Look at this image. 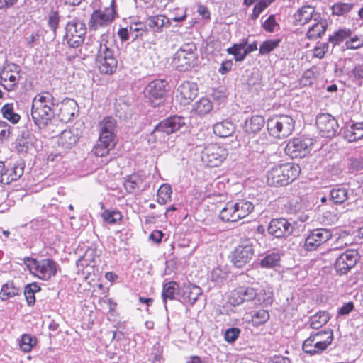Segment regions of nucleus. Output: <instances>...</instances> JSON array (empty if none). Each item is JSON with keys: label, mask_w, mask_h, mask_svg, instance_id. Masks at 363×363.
Instances as JSON below:
<instances>
[{"label": "nucleus", "mask_w": 363, "mask_h": 363, "mask_svg": "<svg viewBox=\"0 0 363 363\" xmlns=\"http://www.w3.org/2000/svg\"><path fill=\"white\" fill-rule=\"evenodd\" d=\"M53 96L48 91L37 94L33 100L31 116L34 123L40 128H44L54 118L57 104Z\"/></svg>", "instance_id": "obj_1"}, {"label": "nucleus", "mask_w": 363, "mask_h": 363, "mask_svg": "<svg viewBox=\"0 0 363 363\" xmlns=\"http://www.w3.org/2000/svg\"><path fill=\"white\" fill-rule=\"evenodd\" d=\"M187 119L182 116H171L160 121L148 135L150 144L164 142L166 136L186 127Z\"/></svg>", "instance_id": "obj_2"}, {"label": "nucleus", "mask_w": 363, "mask_h": 363, "mask_svg": "<svg viewBox=\"0 0 363 363\" xmlns=\"http://www.w3.org/2000/svg\"><path fill=\"white\" fill-rule=\"evenodd\" d=\"M298 164L284 163L271 168L267 173V183L272 186H286L299 175Z\"/></svg>", "instance_id": "obj_3"}, {"label": "nucleus", "mask_w": 363, "mask_h": 363, "mask_svg": "<svg viewBox=\"0 0 363 363\" xmlns=\"http://www.w3.org/2000/svg\"><path fill=\"white\" fill-rule=\"evenodd\" d=\"M294 128L295 120L289 115H275L267 121V131L274 138L281 139L291 135Z\"/></svg>", "instance_id": "obj_4"}, {"label": "nucleus", "mask_w": 363, "mask_h": 363, "mask_svg": "<svg viewBox=\"0 0 363 363\" xmlns=\"http://www.w3.org/2000/svg\"><path fill=\"white\" fill-rule=\"evenodd\" d=\"M25 263L35 276L44 281L50 280L55 277L60 269L58 264L51 259L37 260L27 257Z\"/></svg>", "instance_id": "obj_5"}, {"label": "nucleus", "mask_w": 363, "mask_h": 363, "mask_svg": "<svg viewBox=\"0 0 363 363\" xmlns=\"http://www.w3.org/2000/svg\"><path fill=\"white\" fill-rule=\"evenodd\" d=\"M96 62L102 74H111L117 67L118 62L114 56V51L104 40L100 43Z\"/></svg>", "instance_id": "obj_6"}, {"label": "nucleus", "mask_w": 363, "mask_h": 363, "mask_svg": "<svg viewBox=\"0 0 363 363\" xmlns=\"http://www.w3.org/2000/svg\"><path fill=\"white\" fill-rule=\"evenodd\" d=\"M262 291L261 290L258 292L255 288L250 286H240L231 291L228 302L234 306L251 301H254L255 304H262L266 300L261 298Z\"/></svg>", "instance_id": "obj_7"}, {"label": "nucleus", "mask_w": 363, "mask_h": 363, "mask_svg": "<svg viewBox=\"0 0 363 363\" xmlns=\"http://www.w3.org/2000/svg\"><path fill=\"white\" fill-rule=\"evenodd\" d=\"M196 46L194 43H184L174 54L172 65L179 71L187 70L195 61L194 51Z\"/></svg>", "instance_id": "obj_8"}, {"label": "nucleus", "mask_w": 363, "mask_h": 363, "mask_svg": "<svg viewBox=\"0 0 363 363\" xmlns=\"http://www.w3.org/2000/svg\"><path fill=\"white\" fill-rule=\"evenodd\" d=\"M65 30L64 40L69 47L77 48L83 44L86 33V27L84 22L79 19L68 22Z\"/></svg>", "instance_id": "obj_9"}, {"label": "nucleus", "mask_w": 363, "mask_h": 363, "mask_svg": "<svg viewBox=\"0 0 363 363\" xmlns=\"http://www.w3.org/2000/svg\"><path fill=\"white\" fill-rule=\"evenodd\" d=\"M228 155L227 149L218 144H209L201 152L203 163L210 167L219 166Z\"/></svg>", "instance_id": "obj_10"}, {"label": "nucleus", "mask_w": 363, "mask_h": 363, "mask_svg": "<svg viewBox=\"0 0 363 363\" xmlns=\"http://www.w3.org/2000/svg\"><path fill=\"white\" fill-rule=\"evenodd\" d=\"M167 82L164 79H155L148 83L145 88V96L153 107L164 104Z\"/></svg>", "instance_id": "obj_11"}, {"label": "nucleus", "mask_w": 363, "mask_h": 363, "mask_svg": "<svg viewBox=\"0 0 363 363\" xmlns=\"http://www.w3.org/2000/svg\"><path fill=\"white\" fill-rule=\"evenodd\" d=\"M359 255L356 250H347L340 254L334 264V269L337 274H347L357 263Z\"/></svg>", "instance_id": "obj_12"}, {"label": "nucleus", "mask_w": 363, "mask_h": 363, "mask_svg": "<svg viewBox=\"0 0 363 363\" xmlns=\"http://www.w3.org/2000/svg\"><path fill=\"white\" fill-rule=\"evenodd\" d=\"M312 145L311 138L303 136L294 138L287 143L285 152L292 158H301L309 152Z\"/></svg>", "instance_id": "obj_13"}, {"label": "nucleus", "mask_w": 363, "mask_h": 363, "mask_svg": "<svg viewBox=\"0 0 363 363\" xmlns=\"http://www.w3.org/2000/svg\"><path fill=\"white\" fill-rule=\"evenodd\" d=\"M328 337L325 341L320 340V335H311L303 343V350L310 355L321 353L331 345L333 340V332L328 331Z\"/></svg>", "instance_id": "obj_14"}, {"label": "nucleus", "mask_w": 363, "mask_h": 363, "mask_svg": "<svg viewBox=\"0 0 363 363\" xmlns=\"http://www.w3.org/2000/svg\"><path fill=\"white\" fill-rule=\"evenodd\" d=\"M315 125L323 137L333 138L338 133V123L335 118L329 113L318 115Z\"/></svg>", "instance_id": "obj_15"}, {"label": "nucleus", "mask_w": 363, "mask_h": 363, "mask_svg": "<svg viewBox=\"0 0 363 363\" xmlns=\"http://www.w3.org/2000/svg\"><path fill=\"white\" fill-rule=\"evenodd\" d=\"M295 224L294 221L291 223L284 218H274L269 222L267 230L274 238H286L293 233Z\"/></svg>", "instance_id": "obj_16"}, {"label": "nucleus", "mask_w": 363, "mask_h": 363, "mask_svg": "<svg viewBox=\"0 0 363 363\" xmlns=\"http://www.w3.org/2000/svg\"><path fill=\"white\" fill-rule=\"evenodd\" d=\"M254 247L252 243L246 242L239 245L232 252L231 261L238 268H242L250 264L254 256Z\"/></svg>", "instance_id": "obj_17"}, {"label": "nucleus", "mask_w": 363, "mask_h": 363, "mask_svg": "<svg viewBox=\"0 0 363 363\" xmlns=\"http://www.w3.org/2000/svg\"><path fill=\"white\" fill-rule=\"evenodd\" d=\"M115 11L113 8L107 7L104 10H95L91 15L88 23L92 30H96L101 27L108 26L115 18Z\"/></svg>", "instance_id": "obj_18"}, {"label": "nucleus", "mask_w": 363, "mask_h": 363, "mask_svg": "<svg viewBox=\"0 0 363 363\" xmlns=\"http://www.w3.org/2000/svg\"><path fill=\"white\" fill-rule=\"evenodd\" d=\"M333 234L326 228H317L310 231L305 239L304 247L307 251L315 250L319 246L331 239Z\"/></svg>", "instance_id": "obj_19"}, {"label": "nucleus", "mask_w": 363, "mask_h": 363, "mask_svg": "<svg viewBox=\"0 0 363 363\" xmlns=\"http://www.w3.org/2000/svg\"><path fill=\"white\" fill-rule=\"evenodd\" d=\"M99 138L102 143H115L116 120L111 116L105 117L99 124Z\"/></svg>", "instance_id": "obj_20"}, {"label": "nucleus", "mask_w": 363, "mask_h": 363, "mask_svg": "<svg viewBox=\"0 0 363 363\" xmlns=\"http://www.w3.org/2000/svg\"><path fill=\"white\" fill-rule=\"evenodd\" d=\"M197 85L190 82H184L177 89L178 95L181 104H189L197 95Z\"/></svg>", "instance_id": "obj_21"}, {"label": "nucleus", "mask_w": 363, "mask_h": 363, "mask_svg": "<svg viewBox=\"0 0 363 363\" xmlns=\"http://www.w3.org/2000/svg\"><path fill=\"white\" fill-rule=\"evenodd\" d=\"M202 294V290L199 286L190 284L182 288L179 301L183 303L194 305L199 296Z\"/></svg>", "instance_id": "obj_22"}, {"label": "nucleus", "mask_w": 363, "mask_h": 363, "mask_svg": "<svg viewBox=\"0 0 363 363\" xmlns=\"http://www.w3.org/2000/svg\"><path fill=\"white\" fill-rule=\"evenodd\" d=\"M320 14L315 13V9L311 6H302L294 14V18L298 25H305L312 18L316 21L320 18Z\"/></svg>", "instance_id": "obj_23"}, {"label": "nucleus", "mask_w": 363, "mask_h": 363, "mask_svg": "<svg viewBox=\"0 0 363 363\" xmlns=\"http://www.w3.org/2000/svg\"><path fill=\"white\" fill-rule=\"evenodd\" d=\"M181 290L179 284L176 281H169L163 284L162 298L165 308H167V301L178 300L181 296Z\"/></svg>", "instance_id": "obj_24"}, {"label": "nucleus", "mask_w": 363, "mask_h": 363, "mask_svg": "<svg viewBox=\"0 0 363 363\" xmlns=\"http://www.w3.org/2000/svg\"><path fill=\"white\" fill-rule=\"evenodd\" d=\"M79 133L77 128L63 130L58 137V144L64 148H71L79 140Z\"/></svg>", "instance_id": "obj_25"}, {"label": "nucleus", "mask_w": 363, "mask_h": 363, "mask_svg": "<svg viewBox=\"0 0 363 363\" xmlns=\"http://www.w3.org/2000/svg\"><path fill=\"white\" fill-rule=\"evenodd\" d=\"M77 108V104L74 100L70 99L63 100L59 108L61 120L66 122L70 121L74 116Z\"/></svg>", "instance_id": "obj_26"}, {"label": "nucleus", "mask_w": 363, "mask_h": 363, "mask_svg": "<svg viewBox=\"0 0 363 363\" xmlns=\"http://www.w3.org/2000/svg\"><path fill=\"white\" fill-rule=\"evenodd\" d=\"M146 27L154 33H161L164 27H169L171 25L170 20L164 15H156L147 18L145 21Z\"/></svg>", "instance_id": "obj_27"}, {"label": "nucleus", "mask_w": 363, "mask_h": 363, "mask_svg": "<svg viewBox=\"0 0 363 363\" xmlns=\"http://www.w3.org/2000/svg\"><path fill=\"white\" fill-rule=\"evenodd\" d=\"M2 86L8 91H12L18 84L20 79L19 73H11L6 69H2L0 73Z\"/></svg>", "instance_id": "obj_28"}, {"label": "nucleus", "mask_w": 363, "mask_h": 363, "mask_svg": "<svg viewBox=\"0 0 363 363\" xmlns=\"http://www.w3.org/2000/svg\"><path fill=\"white\" fill-rule=\"evenodd\" d=\"M344 137L348 142H354L363 138V122L350 125L344 131Z\"/></svg>", "instance_id": "obj_29"}, {"label": "nucleus", "mask_w": 363, "mask_h": 363, "mask_svg": "<svg viewBox=\"0 0 363 363\" xmlns=\"http://www.w3.org/2000/svg\"><path fill=\"white\" fill-rule=\"evenodd\" d=\"M247 39H243L239 43H235L230 48H228L226 51L228 54L234 56V59L236 62H242L246 56L245 47L247 45Z\"/></svg>", "instance_id": "obj_30"}, {"label": "nucleus", "mask_w": 363, "mask_h": 363, "mask_svg": "<svg viewBox=\"0 0 363 363\" xmlns=\"http://www.w3.org/2000/svg\"><path fill=\"white\" fill-rule=\"evenodd\" d=\"M265 123L264 119L261 116H253L245 122V130L248 133H256L261 130Z\"/></svg>", "instance_id": "obj_31"}, {"label": "nucleus", "mask_w": 363, "mask_h": 363, "mask_svg": "<svg viewBox=\"0 0 363 363\" xmlns=\"http://www.w3.org/2000/svg\"><path fill=\"white\" fill-rule=\"evenodd\" d=\"M234 207L236 208L235 213L239 220L247 216L253 211L255 206L248 201L240 200L234 203Z\"/></svg>", "instance_id": "obj_32"}, {"label": "nucleus", "mask_w": 363, "mask_h": 363, "mask_svg": "<svg viewBox=\"0 0 363 363\" xmlns=\"http://www.w3.org/2000/svg\"><path fill=\"white\" fill-rule=\"evenodd\" d=\"M328 23L325 21H320L309 28L306 37L310 40H315L320 38L326 31Z\"/></svg>", "instance_id": "obj_33"}, {"label": "nucleus", "mask_w": 363, "mask_h": 363, "mask_svg": "<svg viewBox=\"0 0 363 363\" xmlns=\"http://www.w3.org/2000/svg\"><path fill=\"white\" fill-rule=\"evenodd\" d=\"M235 127L231 122L223 121L213 125V132L220 138H226L232 135Z\"/></svg>", "instance_id": "obj_34"}, {"label": "nucleus", "mask_w": 363, "mask_h": 363, "mask_svg": "<svg viewBox=\"0 0 363 363\" xmlns=\"http://www.w3.org/2000/svg\"><path fill=\"white\" fill-rule=\"evenodd\" d=\"M20 291V289L16 287L13 281H9L2 286L0 291V298L2 301L8 300L19 295Z\"/></svg>", "instance_id": "obj_35"}, {"label": "nucleus", "mask_w": 363, "mask_h": 363, "mask_svg": "<svg viewBox=\"0 0 363 363\" xmlns=\"http://www.w3.org/2000/svg\"><path fill=\"white\" fill-rule=\"evenodd\" d=\"M330 320L329 314L325 311H319L310 318V326L313 329H318L325 325Z\"/></svg>", "instance_id": "obj_36"}, {"label": "nucleus", "mask_w": 363, "mask_h": 363, "mask_svg": "<svg viewBox=\"0 0 363 363\" xmlns=\"http://www.w3.org/2000/svg\"><path fill=\"white\" fill-rule=\"evenodd\" d=\"M235 211L236 208L234 207V203L228 202L220 211L219 215L220 218L225 222H236L238 219Z\"/></svg>", "instance_id": "obj_37"}, {"label": "nucleus", "mask_w": 363, "mask_h": 363, "mask_svg": "<svg viewBox=\"0 0 363 363\" xmlns=\"http://www.w3.org/2000/svg\"><path fill=\"white\" fill-rule=\"evenodd\" d=\"M213 108L212 102L209 99L203 97L195 103L194 111L199 116H205Z\"/></svg>", "instance_id": "obj_38"}, {"label": "nucleus", "mask_w": 363, "mask_h": 363, "mask_svg": "<svg viewBox=\"0 0 363 363\" xmlns=\"http://www.w3.org/2000/svg\"><path fill=\"white\" fill-rule=\"evenodd\" d=\"M142 184L143 179L137 174L129 176L124 182V187L130 194L135 193L141 187Z\"/></svg>", "instance_id": "obj_39"}, {"label": "nucleus", "mask_w": 363, "mask_h": 363, "mask_svg": "<svg viewBox=\"0 0 363 363\" xmlns=\"http://www.w3.org/2000/svg\"><path fill=\"white\" fill-rule=\"evenodd\" d=\"M2 116L12 123L16 124L19 122L21 116L19 114L14 113L13 104L7 103L4 104L1 108Z\"/></svg>", "instance_id": "obj_40"}, {"label": "nucleus", "mask_w": 363, "mask_h": 363, "mask_svg": "<svg viewBox=\"0 0 363 363\" xmlns=\"http://www.w3.org/2000/svg\"><path fill=\"white\" fill-rule=\"evenodd\" d=\"M262 268L271 269L280 265V255L277 252H272L264 256L259 262Z\"/></svg>", "instance_id": "obj_41"}, {"label": "nucleus", "mask_w": 363, "mask_h": 363, "mask_svg": "<svg viewBox=\"0 0 363 363\" xmlns=\"http://www.w3.org/2000/svg\"><path fill=\"white\" fill-rule=\"evenodd\" d=\"M352 31L350 29L344 28L335 31L333 35H330L328 41L333 44V47L340 45L347 38L351 37Z\"/></svg>", "instance_id": "obj_42"}, {"label": "nucleus", "mask_w": 363, "mask_h": 363, "mask_svg": "<svg viewBox=\"0 0 363 363\" xmlns=\"http://www.w3.org/2000/svg\"><path fill=\"white\" fill-rule=\"evenodd\" d=\"M107 143H102L101 138L99 139V143L93 149V153L96 157H104L108 154L109 151L115 146V143L106 141Z\"/></svg>", "instance_id": "obj_43"}, {"label": "nucleus", "mask_w": 363, "mask_h": 363, "mask_svg": "<svg viewBox=\"0 0 363 363\" xmlns=\"http://www.w3.org/2000/svg\"><path fill=\"white\" fill-rule=\"evenodd\" d=\"M330 199L335 204H342L348 198V191L343 187L333 189L330 192Z\"/></svg>", "instance_id": "obj_44"}, {"label": "nucleus", "mask_w": 363, "mask_h": 363, "mask_svg": "<svg viewBox=\"0 0 363 363\" xmlns=\"http://www.w3.org/2000/svg\"><path fill=\"white\" fill-rule=\"evenodd\" d=\"M40 291V287L36 283L27 284L24 289V295L29 306H32L35 303V294Z\"/></svg>", "instance_id": "obj_45"}, {"label": "nucleus", "mask_w": 363, "mask_h": 363, "mask_svg": "<svg viewBox=\"0 0 363 363\" xmlns=\"http://www.w3.org/2000/svg\"><path fill=\"white\" fill-rule=\"evenodd\" d=\"M128 29L130 32V35L133 36V39L138 37L142 38L143 33H147L145 23L140 21L131 23L128 26Z\"/></svg>", "instance_id": "obj_46"}, {"label": "nucleus", "mask_w": 363, "mask_h": 363, "mask_svg": "<svg viewBox=\"0 0 363 363\" xmlns=\"http://www.w3.org/2000/svg\"><path fill=\"white\" fill-rule=\"evenodd\" d=\"M172 188L169 184H162L157 191V202L164 205L170 199Z\"/></svg>", "instance_id": "obj_47"}, {"label": "nucleus", "mask_w": 363, "mask_h": 363, "mask_svg": "<svg viewBox=\"0 0 363 363\" xmlns=\"http://www.w3.org/2000/svg\"><path fill=\"white\" fill-rule=\"evenodd\" d=\"M353 7L352 4L338 2L331 6L332 13L335 16H343L349 13Z\"/></svg>", "instance_id": "obj_48"}, {"label": "nucleus", "mask_w": 363, "mask_h": 363, "mask_svg": "<svg viewBox=\"0 0 363 363\" xmlns=\"http://www.w3.org/2000/svg\"><path fill=\"white\" fill-rule=\"evenodd\" d=\"M281 42V39H270L262 43L259 47V54L267 55L277 48Z\"/></svg>", "instance_id": "obj_49"}, {"label": "nucleus", "mask_w": 363, "mask_h": 363, "mask_svg": "<svg viewBox=\"0 0 363 363\" xmlns=\"http://www.w3.org/2000/svg\"><path fill=\"white\" fill-rule=\"evenodd\" d=\"M35 343L36 339L35 337H33L30 335L24 334L21 337L19 346L22 351L28 352L32 350Z\"/></svg>", "instance_id": "obj_50"}, {"label": "nucleus", "mask_w": 363, "mask_h": 363, "mask_svg": "<svg viewBox=\"0 0 363 363\" xmlns=\"http://www.w3.org/2000/svg\"><path fill=\"white\" fill-rule=\"evenodd\" d=\"M9 172L8 180L10 182L16 181L23 174L24 167L21 163L15 164L11 170H7ZM9 183V181H7Z\"/></svg>", "instance_id": "obj_51"}, {"label": "nucleus", "mask_w": 363, "mask_h": 363, "mask_svg": "<svg viewBox=\"0 0 363 363\" xmlns=\"http://www.w3.org/2000/svg\"><path fill=\"white\" fill-rule=\"evenodd\" d=\"M345 47L347 49L355 50L363 46V35H355L346 40Z\"/></svg>", "instance_id": "obj_52"}, {"label": "nucleus", "mask_w": 363, "mask_h": 363, "mask_svg": "<svg viewBox=\"0 0 363 363\" xmlns=\"http://www.w3.org/2000/svg\"><path fill=\"white\" fill-rule=\"evenodd\" d=\"M252 321L257 325H260L266 323L269 318V314L267 311L260 309L254 313L252 315Z\"/></svg>", "instance_id": "obj_53"}, {"label": "nucleus", "mask_w": 363, "mask_h": 363, "mask_svg": "<svg viewBox=\"0 0 363 363\" xmlns=\"http://www.w3.org/2000/svg\"><path fill=\"white\" fill-rule=\"evenodd\" d=\"M104 220L108 223H115L122 218V216L118 211H106L103 213Z\"/></svg>", "instance_id": "obj_54"}, {"label": "nucleus", "mask_w": 363, "mask_h": 363, "mask_svg": "<svg viewBox=\"0 0 363 363\" xmlns=\"http://www.w3.org/2000/svg\"><path fill=\"white\" fill-rule=\"evenodd\" d=\"M279 24L276 22L274 15H270L267 19L262 23L263 28L269 33H272L275 30L276 27H278Z\"/></svg>", "instance_id": "obj_55"}, {"label": "nucleus", "mask_w": 363, "mask_h": 363, "mask_svg": "<svg viewBox=\"0 0 363 363\" xmlns=\"http://www.w3.org/2000/svg\"><path fill=\"white\" fill-rule=\"evenodd\" d=\"M240 333L238 328H231L228 329L225 333V340L228 342H233L238 339Z\"/></svg>", "instance_id": "obj_56"}, {"label": "nucleus", "mask_w": 363, "mask_h": 363, "mask_svg": "<svg viewBox=\"0 0 363 363\" xmlns=\"http://www.w3.org/2000/svg\"><path fill=\"white\" fill-rule=\"evenodd\" d=\"M59 20L60 17L56 11H52L49 15L48 18V26L51 28V30L53 31L54 34L55 35L56 30L58 28L59 24Z\"/></svg>", "instance_id": "obj_57"}, {"label": "nucleus", "mask_w": 363, "mask_h": 363, "mask_svg": "<svg viewBox=\"0 0 363 363\" xmlns=\"http://www.w3.org/2000/svg\"><path fill=\"white\" fill-rule=\"evenodd\" d=\"M31 146V143L25 138L18 139L16 140V149L19 152L26 153Z\"/></svg>", "instance_id": "obj_58"}, {"label": "nucleus", "mask_w": 363, "mask_h": 363, "mask_svg": "<svg viewBox=\"0 0 363 363\" xmlns=\"http://www.w3.org/2000/svg\"><path fill=\"white\" fill-rule=\"evenodd\" d=\"M265 9H267V7L259 0L253 8L252 13L250 16L251 19L255 21Z\"/></svg>", "instance_id": "obj_59"}, {"label": "nucleus", "mask_w": 363, "mask_h": 363, "mask_svg": "<svg viewBox=\"0 0 363 363\" xmlns=\"http://www.w3.org/2000/svg\"><path fill=\"white\" fill-rule=\"evenodd\" d=\"M10 125L5 121L0 120V140L7 139L10 135Z\"/></svg>", "instance_id": "obj_60"}, {"label": "nucleus", "mask_w": 363, "mask_h": 363, "mask_svg": "<svg viewBox=\"0 0 363 363\" xmlns=\"http://www.w3.org/2000/svg\"><path fill=\"white\" fill-rule=\"evenodd\" d=\"M226 277V273L220 267L214 268L211 272V280L213 281H219Z\"/></svg>", "instance_id": "obj_61"}, {"label": "nucleus", "mask_w": 363, "mask_h": 363, "mask_svg": "<svg viewBox=\"0 0 363 363\" xmlns=\"http://www.w3.org/2000/svg\"><path fill=\"white\" fill-rule=\"evenodd\" d=\"M352 77L354 79H363V65H356L352 70Z\"/></svg>", "instance_id": "obj_62"}, {"label": "nucleus", "mask_w": 363, "mask_h": 363, "mask_svg": "<svg viewBox=\"0 0 363 363\" xmlns=\"http://www.w3.org/2000/svg\"><path fill=\"white\" fill-rule=\"evenodd\" d=\"M233 65V60H226L221 63L220 67L219 68L218 71L221 74H225L230 70H231Z\"/></svg>", "instance_id": "obj_63"}, {"label": "nucleus", "mask_w": 363, "mask_h": 363, "mask_svg": "<svg viewBox=\"0 0 363 363\" xmlns=\"http://www.w3.org/2000/svg\"><path fill=\"white\" fill-rule=\"evenodd\" d=\"M268 363H291L289 358L281 355H274L271 357Z\"/></svg>", "instance_id": "obj_64"}]
</instances>
